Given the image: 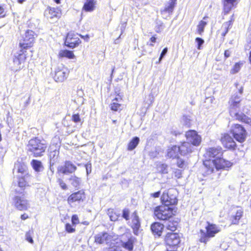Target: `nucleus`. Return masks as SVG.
Returning <instances> with one entry per match:
<instances>
[{
	"label": "nucleus",
	"instance_id": "nucleus-1",
	"mask_svg": "<svg viewBox=\"0 0 251 251\" xmlns=\"http://www.w3.org/2000/svg\"><path fill=\"white\" fill-rule=\"evenodd\" d=\"M205 157L208 159L203 161V165L207 169V174H209L214 172V169L218 171L220 169V151L215 148H210L205 153Z\"/></svg>",
	"mask_w": 251,
	"mask_h": 251
},
{
	"label": "nucleus",
	"instance_id": "nucleus-2",
	"mask_svg": "<svg viewBox=\"0 0 251 251\" xmlns=\"http://www.w3.org/2000/svg\"><path fill=\"white\" fill-rule=\"evenodd\" d=\"M230 115L235 119L240 122L251 125V110L246 106L238 107L233 108L232 110H229Z\"/></svg>",
	"mask_w": 251,
	"mask_h": 251
},
{
	"label": "nucleus",
	"instance_id": "nucleus-3",
	"mask_svg": "<svg viewBox=\"0 0 251 251\" xmlns=\"http://www.w3.org/2000/svg\"><path fill=\"white\" fill-rule=\"evenodd\" d=\"M27 147L28 150L35 157H38L43 155V153L45 152L47 146L44 141H41L35 138L29 141Z\"/></svg>",
	"mask_w": 251,
	"mask_h": 251
},
{
	"label": "nucleus",
	"instance_id": "nucleus-4",
	"mask_svg": "<svg viewBox=\"0 0 251 251\" xmlns=\"http://www.w3.org/2000/svg\"><path fill=\"white\" fill-rule=\"evenodd\" d=\"M233 137L239 143H244L247 137V132L245 127L239 124H234L230 130Z\"/></svg>",
	"mask_w": 251,
	"mask_h": 251
},
{
	"label": "nucleus",
	"instance_id": "nucleus-5",
	"mask_svg": "<svg viewBox=\"0 0 251 251\" xmlns=\"http://www.w3.org/2000/svg\"><path fill=\"white\" fill-rule=\"evenodd\" d=\"M154 214L157 219L161 220H166L172 217L173 208L163 204L155 208Z\"/></svg>",
	"mask_w": 251,
	"mask_h": 251
},
{
	"label": "nucleus",
	"instance_id": "nucleus-6",
	"mask_svg": "<svg viewBox=\"0 0 251 251\" xmlns=\"http://www.w3.org/2000/svg\"><path fill=\"white\" fill-rule=\"evenodd\" d=\"M218 232V230L215 225L207 223L205 229H201L200 230L199 240L201 242L206 243L209 238L214 236Z\"/></svg>",
	"mask_w": 251,
	"mask_h": 251
},
{
	"label": "nucleus",
	"instance_id": "nucleus-7",
	"mask_svg": "<svg viewBox=\"0 0 251 251\" xmlns=\"http://www.w3.org/2000/svg\"><path fill=\"white\" fill-rule=\"evenodd\" d=\"M176 195L177 191L176 189H170L163 192L161 198V201L164 204L168 206L175 205L177 202Z\"/></svg>",
	"mask_w": 251,
	"mask_h": 251
},
{
	"label": "nucleus",
	"instance_id": "nucleus-8",
	"mask_svg": "<svg viewBox=\"0 0 251 251\" xmlns=\"http://www.w3.org/2000/svg\"><path fill=\"white\" fill-rule=\"evenodd\" d=\"M231 211V214L228 219L229 226L238 225L244 214L243 208L239 206H233Z\"/></svg>",
	"mask_w": 251,
	"mask_h": 251
},
{
	"label": "nucleus",
	"instance_id": "nucleus-9",
	"mask_svg": "<svg viewBox=\"0 0 251 251\" xmlns=\"http://www.w3.org/2000/svg\"><path fill=\"white\" fill-rule=\"evenodd\" d=\"M25 59V55L22 50H20L19 53L15 55L13 59V66L12 67V70L16 72L22 69L24 66Z\"/></svg>",
	"mask_w": 251,
	"mask_h": 251
},
{
	"label": "nucleus",
	"instance_id": "nucleus-10",
	"mask_svg": "<svg viewBox=\"0 0 251 251\" xmlns=\"http://www.w3.org/2000/svg\"><path fill=\"white\" fill-rule=\"evenodd\" d=\"M35 35V33L32 30H26L25 33V36L23 37V41L20 43L21 48L26 49L31 47L34 41Z\"/></svg>",
	"mask_w": 251,
	"mask_h": 251
},
{
	"label": "nucleus",
	"instance_id": "nucleus-11",
	"mask_svg": "<svg viewBox=\"0 0 251 251\" xmlns=\"http://www.w3.org/2000/svg\"><path fill=\"white\" fill-rule=\"evenodd\" d=\"M81 41L78 38V34L70 32L68 33L65 42V45L71 48H74L79 45Z\"/></svg>",
	"mask_w": 251,
	"mask_h": 251
},
{
	"label": "nucleus",
	"instance_id": "nucleus-12",
	"mask_svg": "<svg viewBox=\"0 0 251 251\" xmlns=\"http://www.w3.org/2000/svg\"><path fill=\"white\" fill-rule=\"evenodd\" d=\"M221 141L225 150H235L237 145L233 138L228 134H224Z\"/></svg>",
	"mask_w": 251,
	"mask_h": 251
},
{
	"label": "nucleus",
	"instance_id": "nucleus-13",
	"mask_svg": "<svg viewBox=\"0 0 251 251\" xmlns=\"http://www.w3.org/2000/svg\"><path fill=\"white\" fill-rule=\"evenodd\" d=\"M185 136L187 140V142L191 143L193 146H198L201 143V137L195 130H189L186 132Z\"/></svg>",
	"mask_w": 251,
	"mask_h": 251
},
{
	"label": "nucleus",
	"instance_id": "nucleus-14",
	"mask_svg": "<svg viewBox=\"0 0 251 251\" xmlns=\"http://www.w3.org/2000/svg\"><path fill=\"white\" fill-rule=\"evenodd\" d=\"M13 201L15 207L20 210H26L29 206L27 200L23 196H15Z\"/></svg>",
	"mask_w": 251,
	"mask_h": 251
},
{
	"label": "nucleus",
	"instance_id": "nucleus-15",
	"mask_svg": "<svg viewBox=\"0 0 251 251\" xmlns=\"http://www.w3.org/2000/svg\"><path fill=\"white\" fill-rule=\"evenodd\" d=\"M69 71L65 67H58L55 73L54 79L56 81L62 82L65 80L68 76Z\"/></svg>",
	"mask_w": 251,
	"mask_h": 251
},
{
	"label": "nucleus",
	"instance_id": "nucleus-16",
	"mask_svg": "<svg viewBox=\"0 0 251 251\" xmlns=\"http://www.w3.org/2000/svg\"><path fill=\"white\" fill-rule=\"evenodd\" d=\"M165 241L169 246L176 247L180 242V238L178 234L176 233H168Z\"/></svg>",
	"mask_w": 251,
	"mask_h": 251
},
{
	"label": "nucleus",
	"instance_id": "nucleus-17",
	"mask_svg": "<svg viewBox=\"0 0 251 251\" xmlns=\"http://www.w3.org/2000/svg\"><path fill=\"white\" fill-rule=\"evenodd\" d=\"M112 239V236L107 232H101L95 236V242L96 243L102 244L105 243L109 244Z\"/></svg>",
	"mask_w": 251,
	"mask_h": 251
},
{
	"label": "nucleus",
	"instance_id": "nucleus-18",
	"mask_svg": "<svg viewBox=\"0 0 251 251\" xmlns=\"http://www.w3.org/2000/svg\"><path fill=\"white\" fill-rule=\"evenodd\" d=\"M76 167L70 161H66L64 165L59 167L58 171L64 174H71L75 172Z\"/></svg>",
	"mask_w": 251,
	"mask_h": 251
},
{
	"label": "nucleus",
	"instance_id": "nucleus-19",
	"mask_svg": "<svg viewBox=\"0 0 251 251\" xmlns=\"http://www.w3.org/2000/svg\"><path fill=\"white\" fill-rule=\"evenodd\" d=\"M239 0H223V11L225 14L228 13L232 8L235 7Z\"/></svg>",
	"mask_w": 251,
	"mask_h": 251
},
{
	"label": "nucleus",
	"instance_id": "nucleus-20",
	"mask_svg": "<svg viewBox=\"0 0 251 251\" xmlns=\"http://www.w3.org/2000/svg\"><path fill=\"white\" fill-rule=\"evenodd\" d=\"M179 148V152L182 155H186L191 153L193 150V146L189 142H184L182 143Z\"/></svg>",
	"mask_w": 251,
	"mask_h": 251
},
{
	"label": "nucleus",
	"instance_id": "nucleus-21",
	"mask_svg": "<svg viewBox=\"0 0 251 251\" xmlns=\"http://www.w3.org/2000/svg\"><path fill=\"white\" fill-rule=\"evenodd\" d=\"M85 198V193L84 191L81 190L71 194L69 197L68 201L69 202H74L80 201H83Z\"/></svg>",
	"mask_w": 251,
	"mask_h": 251
},
{
	"label": "nucleus",
	"instance_id": "nucleus-22",
	"mask_svg": "<svg viewBox=\"0 0 251 251\" xmlns=\"http://www.w3.org/2000/svg\"><path fill=\"white\" fill-rule=\"evenodd\" d=\"M133 232L135 235L138 234V230L140 227V222L139 218L136 212H134L132 215V225Z\"/></svg>",
	"mask_w": 251,
	"mask_h": 251
},
{
	"label": "nucleus",
	"instance_id": "nucleus-23",
	"mask_svg": "<svg viewBox=\"0 0 251 251\" xmlns=\"http://www.w3.org/2000/svg\"><path fill=\"white\" fill-rule=\"evenodd\" d=\"M14 171H16L17 173H20L19 175H25V176H29L28 173L26 171V166L20 162H17L15 164Z\"/></svg>",
	"mask_w": 251,
	"mask_h": 251
},
{
	"label": "nucleus",
	"instance_id": "nucleus-24",
	"mask_svg": "<svg viewBox=\"0 0 251 251\" xmlns=\"http://www.w3.org/2000/svg\"><path fill=\"white\" fill-rule=\"evenodd\" d=\"M164 228V226L162 224L158 222L152 224L151 228L154 234H156L158 236H160Z\"/></svg>",
	"mask_w": 251,
	"mask_h": 251
},
{
	"label": "nucleus",
	"instance_id": "nucleus-25",
	"mask_svg": "<svg viewBox=\"0 0 251 251\" xmlns=\"http://www.w3.org/2000/svg\"><path fill=\"white\" fill-rule=\"evenodd\" d=\"M178 147L176 146H173L168 149L167 155L169 158H175L178 157Z\"/></svg>",
	"mask_w": 251,
	"mask_h": 251
},
{
	"label": "nucleus",
	"instance_id": "nucleus-26",
	"mask_svg": "<svg viewBox=\"0 0 251 251\" xmlns=\"http://www.w3.org/2000/svg\"><path fill=\"white\" fill-rule=\"evenodd\" d=\"M230 110H232L233 108H236L240 106V102L241 99L237 95L233 96L230 99Z\"/></svg>",
	"mask_w": 251,
	"mask_h": 251
},
{
	"label": "nucleus",
	"instance_id": "nucleus-27",
	"mask_svg": "<svg viewBox=\"0 0 251 251\" xmlns=\"http://www.w3.org/2000/svg\"><path fill=\"white\" fill-rule=\"evenodd\" d=\"M30 176H25V175H18L17 176L18 178V183L19 187L21 188H25L26 186L27 185V179L28 177Z\"/></svg>",
	"mask_w": 251,
	"mask_h": 251
},
{
	"label": "nucleus",
	"instance_id": "nucleus-28",
	"mask_svg": "<svg viewBox=\"0 0 251 251\" xmlns=\"http://www.w3.org/2000/svg\"><path fill=\"white\" fill-rule=\"evenodd\" d=\"M140 141L139 138L138 137H134L128 143L127 150L128 151H132L138 145Z\"/></svg>",
	"mask_w": 251,
	"mask_h": 251
},
{
	"label": "nucleus",
	"instance_id": "nucleus-29",
	"mask_svg": "<svg viewBox=\"0 0 251 251\" xmlns=\"http://www.w3.org/2000/svg\"><path fill=\"white\" fill-rule=\"evenodd\" d=\"M244 63V62L243 61H240L235 63L230 70V73L231 74H235L238 73L243 65Z\"/></svg>",
	"mask_w": 251,
	"mask_h": 251
},
{
	"label": "nucleus",
	"instance_id": "nucleus-30",
	"mask_svg": "<svg viewBox=\"0 0 251 251\" xmlns=\"http://www.w3.org/2000/svg\"><path fill=\"white\" fill-rule=\"evenodd\" d=\"M69 181L71 184L75 187H78L81 182V179L75 176H72L69 178Z\"/></svg>",
	"mask_w": 251,
	"mask_h": 251
},
{
	"label": "nucleus",
	"instance_id": "nucleus-31",
	"mask_svg": "<svg viewBox=\"0 0 251 251\" xmlns=\"http://www.w3.org/2000/svg\"><path fill=\"white\" fill-rule=\"evenodd\" d=\"M169 167L166 164L158 163L157 165V171L162 174H166L168 173Z\"/></svg>",
	"mask_w": 251,
	"mask_h": 251
},
{
	"label": "nucleus",
	"instance_id": "nucleus-32",
	"mask_svg": "<svg viewBox=\"0 0 251 251\" xmlns=\"http://www.w3.org/2000/svg\"><path fill=\"white\" fill-rule=\"evenodd\" d=\"M31 164L34 170L37 172H40L43 168L41 162L37 160H32Z\"/></svg>",
	"mask_w": 251,
	"mask_h": 251
},
{
	"label": "nucleus",
	"instance_id": "nucleus-33",
	"mask_svg": "<svg viewBox=\"0 0 251 251\" xmlns=\"http://www.w3.org/2000/svg\"><path fill=\"white\" fill-rule=\"evenodd\" d=\"M59 55L61 57H67L69 59H73L75 57L73 52L68 50H61Z\"/></svg>",
	"mask_w": 251,
	"mask_h": 251
},
{
	"label": "nucleus",
	"instance_id": "nucleus-34",
	"mask_svg": "<svg viewBox=\"0 0 251 251\" xmlns=\"http://www.w3.org/2000/svg\"><path fill=\"white\" fill-rule=\"evenodd\" d=\"M207 17H204L203 20L201 21L198 25V32L200 35H201L204 31V28L207 25L206 21Z\"/></svg>",
	"mask_w": 251,
	"mask_h": 251
},
{
	"label": "nucleus",
	"instance_id": "nucleus-35",
	"mask_svg": "<svg viewBox=\"0 0 251 251\" xmlns=\"http://www.w3.org/2000/svg\"><path fill=\"white\" fill-rule=\"evenodd\" d=\"M232 165V163L221 158V170H228Z\"/></svg>",
	"mask_w": 251,
	"mask_h": 251
},
{
	"label": "nucleus",
	"instance_id": "nucleus-36",
	"mask_svg": "<svg viewBox=\"0 0 251 251\" xmlns=\"http://www.w3.org/2000/svg\"><path fill=\"white\" fill-rule=\"evenodd\" d=\"M95 1H87L83 6V9L86 11H92L94 9Z\"/></svg>",
	"mask_w": 251,
	"mask_h": 251
},
{
	"label": "nucleus",
	"instance_id": "nucleus-37",
	"mask_svg": "<svg viewBox=\"0 0 251 251\" xmlns=\"http://www.w3.org/2000/svg\"><path fill=\"white\" fill-rule=\"evenodd\" d=\"M176 0H170L168 5H167L165 8V11L168 12V13L170 14V13L172 12L173 10L174 7L176 5Z\"/></svg>",
	"mask_w": 251,
	"mask_h": 251
},
{
	"label": "nucleus",
	"instance_id": "nucleus-38",
	"mask_svg": "<svg viewBox=\"0 0 251 251\" xmlns=\"http://www.w3.org/2000/svg\"><path fill=\"white\" fill-rule=\"evenodd\" d=\"M107 214L108 215L110 220L112 221H116L118 220L119 217V214L116 213L113 209H108Z\"/></svg>",
	"mask_w": 251,
	"mask_h": 251
},
{
	"label": "nucleus",
	"instance_id": "nucleus-39",
	"mask_svg": "<svg viewBox=\"0 0 251 251\" xmlns=\"http://www.w3.org/2000/svg\"><path fill=\"white\" fill-rule=\"evenodd\" d=\"M59 154L58 151L56 150H54L53 151L50 152V163L52 164L53 165L54 163L56 161L57 159V157Z\"/></svg>",
	"mask_w": 251,
	"mask_h": 251
},
{
	"label": "nucleus",
	"instance_id": "nucleus-40",
	"mask_svg": "<svg viewBox=\"0 0 251 251\" xmlns=\"http://www.w3.org/2000/svg\"><path fill=\"white\" fill-rule=\"evenodd\" d=\"M181 123L187 127H190L191 125V119L190 116L184 115L181 119Z\"/></svg>",
	"mask_w": 251,
	"mask_h": 251
},
{
	"label": "nucleus",
	"instance_id": "nucleus-41",
	"mask_svg": "<svg viewBox=\"0 0 251 251\" xmlns=\"http://www.w3.org/2000/svg\"><path fill=\"white\" fill-rule=\"evenodd\" d=\"M59 10L55 8H48L45 11V15L50 14L51 16H57Z\"/></svg>",
	"mask_w": 251,
	"mask_h": 251
},
{
	"label": "nucleus",
	"instance_id": "nucleus-42",
	"mask_svg": "<svg viewBox=\"0 0 251 251\" xmlns=\"http://www.w3.org/2000/svg\"><path fill=\"white\" fill-rule=\"evenodd\" d=\"M119 99L121 100V98H115V100H113V102L111 104V109L112 110L116 111L120 109L121 104L117 103L114 101H119Z\"/></svg>",
	"mask_w": 251,
	"mask_h": 251
},
{
	"label": "nucleus",
	"instance_id": "nucleus-43",
	"mask_svg": "<svg viewBox=\"0 0 251 251\" xmlns=\"http://www.w3.org/2000/svg\"><path fill=\"white\" fill-rule=\"evenodd\" d=\"M133 241L132 239H129L126 242L123 243L122 246L125 249L128 251H131L133 249Z\"/></svg>",
	"mask_w": 251,
	"mask_h": 251
},
{
	"label": "nucleus",
	"instance_id": "nucleus-44",
	"mask_svg": "<svg viewBox=\"0 0 251 251\" xmlns=\"http://www.w3.org/2000/svg\"><path fill=\"white\" fill-rule=\"evenodd\" d=\"M167 228L171 231H175L176 228V223L169 222L167 225Z\"/></svg>",
	"mask_w": 251,
	"mask_h": 251
},
{
	"label": "nucleus",
	"instance_id": "nucleus-45",
	"mask_svg": "<svg viewBox=\"0 0 251 251\" xmlns=\"http://www.w3.org/2000/svg\"><path fill=\"white\" fill-rule=\"evenodd\" d=\"M32 232L28 231L25 234V239L27 241L31 244H33L34 241L32 237Z\"/></svg>",
	"mask_w": 251,
	"mask_h": 251
},
{
	"label": "nucleus",
	"instance_id": "nucleus-46",
	"mask_svg": "<svg viewBox=\"0 0 251 251\" xmlns=\"http://www.w3.org/2000/svg\"><path fill=\"white\" fill-rule=\"evenodd\" d=\"M196 42L198 44V49L201 50V46L204 43V40L201 38L197 37L196 38Z\"/></svg>",
	"mask_w": 251,
	"mask_h": 251
},
{
	"label": "nucleus",
	"instance_id": "nucleus-47",
	"mask_svg": "<svg viewBox=\"0 0 251 251\" xmlns=\"http://www.w3.org/2000/svg\"><path fill=\"white\" fill-rule=\"evenodd\" d=\"M65 229L69 233H72L75 231V228H73L70 224H67L66 225Z\"/></svg>",
	"mask_w": 251,
	"mask_h": 251
},
{
	"label": "nucleus",
	"instance_id": "nucleus-48",
	"mask_svg": "<svg viewBox=\"0 0 251 251\" xmlns=\"http://www.w3.org/2000/svg\"><path fill=\"white\" fill-rule=\"evenodd\" d=\"M72 119L75 123H78L80 121V118L78 114H74L72 117Z\"/></svg>",
	"mask_w": 251,
	"mask_h": 251
},
{
	"label": "nucleus",
	"instance_id": "nucleus-49",
	"mask_svg": "<svg viewBox=\"0 0 251 251\" xmlns=\"http://www.w3.org/2000/svg\"><path fill=\"white\" fill-rule=\"evenodd\" d=\"M129 212L128 209H124L123 211V217L127 220L129 219Z\"/></svg>",
	"mask_w": 251,
	"mask_h": 251
},
{
	"label": "nucleus",
	"instance_id": "nucleus-50",
	"mask_svg": "<svg viewBox=\"0 0 251 251\" xmlns=\"http://www.w3.org/2000/svg\"><path fill=\"white\" fill-rule=\"evenodd\" d=\"M168 51V49L167 48H165L163 49L162 50L159 59V63L160 62V61L162 60V58L164 57V56L166 55Z\"/></svg>",
	"mask_w": 251,
	"mask_h": 251
},
{
	"label": "nucleus",
	"instance_id": "nucleus-51",
	"mask_svg": "<svg viewBox=\"0 0 251 251\" xmlns=\"http://www.w3.org/2000/svg\"><path fill=\"white\" fill-rule=\"evenodd\" d=\"M231 25V22L229 21L228 23H226L225 24H223L222 25V27H224L225 29H226V31L224 34H223V35H225L226 33L228 31V29L229 28V26H230Z\"/></svg>",
	"mask_w": 251,
	"mask_h": 251
},
{
	"label": "nucleus",
	"instance_id": "nucleus-52",
	"mask_svg": "<svg viewBox=\"0 0 251 251\" xmlns=\"http://www.w3.org/2000/svg\"><path fill=\"white\" fill-rule=\"evenodd\" d=\"M72 222L74 225H76L79 223L78 218L77 215H74L72 216Z\"/></svg>",
	"mask_w": 251,
	"mask_h": 251
},
{
	"label": "nucleus",
	"instance_id": "nucleus-53",
	"mask_svg": "<svg viewBox=\"0 0 251 251\" xmlns=\"http://www.w3.org/2000/svg\"><path fill=\"white\" fill-rule=\"evenodd\" d=\"M58 182L60 186L63 189L66 190L67 188V187L65 184V183L62 180V179H59Z\"/></svg>",
	"mask_w": 251,
	"mask_h": 251
},
{
	"label": "nucleus",
	"instance_id": "nucleus-54",
	"mask_svg": "<svg viewBox=\"0 0 251 251\" xmlns=\"http://www.w3.org/2000/svg\"><path fill=\"white\" fill-rule=\"evenodd\" d=\"M87 174L88 175L91 172V164L87 163L85 165Z\"/></svg>",
	"mask_w": 251,
	"mask_h": 251
},
{
	"label": "nucleus",
	"instance_id": "nucleus-55",
	"mask_svg": "<svg viewBox=\"0 0 251 251\" xmlns=\"http://www.w3.org/2000/svg\"><path fill=\"white\" fill-rule=\"evenodd\" d=\"M175 176L177 178H180L181 177V171L180 170H176L175 172Z\"/></svg>",
	"mask_w": 251,
	"mask_h": 251
},
{
	"label": "nucleus",
	"instance_id": "nucleus-56",
	"mask_svg": "<svg viewBox=\"0 0 251 251\" xmlns=\"http://www.w3.org/2000/svg\"><path fill=\"white\" fill-rule=\"evenodd\" d=\"M177 164V166L178 167H179L180 168H183V167L184 166V162L181 159L178 160Z\"/></svg>",
	"mask_w": 251,
	"mask_h": 251
},
{
	"label": "nucleus",
	"instance_id": "nucleus-57",
	"mask_svg": "<svg viewBox=\"0 0 251 251\" xmlns=\"http://www.w3.org/2000/svg\"><path fill=\"white\" fill-rule=\"evenodd\" d=\"M78 36H80L81 38L83 39L85 41L88 42L89 39V35L87 34L84 36L81 34H78Z\"/></svg>",
	"mask_w": 251,
	"mask_h": 251
},
{
	"label": "nucleus",
	"instance_id": "nucleus-58",
	"mask_svg": "<svg viewBox=\"0 0 251 251\" xmlns=\"http://www.w3.org/2000/svg\"><path fill=\"white\" fill-rule=\"evenodd\" d=\"M157 154L158 153L157 152V151H151L149 153V155L151 157L154 158L157 156Z\"/></svg>",
	"mask_w": 251,
	"mask_h": 251
},
{
	"label": "nucleus",
	"instance_id": "nucleus-59",
	"mask_svg": "<svg viewBox=\"0 0 251 251\" xmlns=\"http://www.w3.org/2000/svg\"><path fill=\"white\" fill-rule=\"evenodd\" d=\"M160 192L158 191L154 193H151V196L153 198H158L160 196Z\"/></svg>",
	"mask_w": 251,
	"mask_h": 251
},
{
	"label": "nucleus",
	"instance_id": "nucleus-60",
	"mask_svg": "<svg viewBox=\"0 0 251 251\" xmlns=\"http://www.w3.org/2000/svg\"><path fill=\"white\" fill-rule=\"evenodd\" d=\"M163 24H161L159 26L156 28V31L157 32H160L161 31V30L163 29Z\"/></svg>",
	"mask_w": 251,
	"mask_h": 251
},
{
	"label": "nucleus",
	"instance_id": "nucleus-61",
	"mask_svg": "<svg viewBox=\"0 0 251 251\" xmlns=\"http://www.w3.org/2000/svg\"><path fill=\"white\" fill-rule=\"evenodd\" d=\"M5 9L3 6L0 5V15L3 14L2 16H5V14H4Z\"/></svg>",
	"mask_w": 251,
	"mask_h": 251
},
{
	"label": "nucleus",
	"instance_id": "nucleus-62",
	"mask_svg": "<svg viewBox=\"0 0 251 251\" xmlns=\"http://www.w3.org/2000/svg\"><path fill=\"white\" fill-rule=\"evenodd\" d=\"M224 55L226 58H227L230 55V52L228 50H226L225 51Z\"/></svg>",
	"mask_w": 251,
	"mask_h": 251
},
{
	"label": "nucleus",
	"instance_id": "nucleus-63",
	"mask_svg": "<svg viewBox=\"0 0 251 251\" xmlns=\"http://www.w3.org/2000/svg\"><path fill=\"white\" fill-rule=\"evenodd\" d=\"M28 218V216L26 214H23L21 215V219L22 220H25Z\"/></svg>",
	"mask_w": 251,
	"mask_h": 251
},
{
	"label": "nucleus",
	"instance_id": "nucleus-64",
	"mask_svg": "<svg viewBox=\"0 0 251 251\" xmlns=\"http://www.w3.org/2000/svg\"><path fill=\"white\" fill-rule=\"evenodd\" d=\"M249 60L250 63L251 65V50L250 51V53H249Z\"/></svg>",
	"mask_w": 251,
	"mask_h": 251
}]
</instances>
